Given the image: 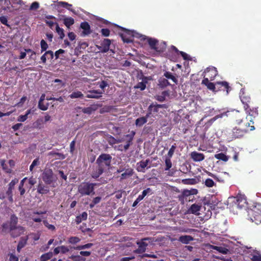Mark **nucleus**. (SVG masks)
<instances>
[{"label":"nucleus","instance_id":"27","mask_svg":"<svg viewBox=\"0 0 261 261\" xmlns=\"http://www.w3.org/2000/svg\"><path fill=\"white\" fill-rule=\"evenodd\" d=\"M87 213L85 212L79 216H77L75 218V222L77 224H80L82 221L85 220L87 218Z\"/></svg>","mask_w":261,"mask_h":261},{"label":"nucleus","instance_id":"29","mask_svg":"<svg viewBox=\"0 0 261 261\" xmlns=\"http://www.w3.org/2000/svg\"><path fill=\"white\" fill-rule=\"evenodd\" d=\"M133 174V170L132 169H128L125 171L121 175V179H124L132 176Z\"/></svg>","mask_w":261,"mask_h":261},{"label":"nucleus","instance_id":"42","mask_svg":"<svg viewBox=\"0 0 261 261\" xmlns=\"http://www.w3.org/2000/svg\"><path fill=\"white\" fill-rule=\"evenodd\" d=\"M175 149H176L175 144L173 145L170 148V149L168 151V154H167V156H166V158H171L172 156H173V154H174Z\"/></svg>","mask_w":261,"mask_h":261},{"label":"nucleus","instance_id":"39","mask_svg":"<svg viewBox=\"0 0 261 261\" xmlns=\"http://www.w3.org/2000/svg\"><path fill=\"white\" fill-rule=\"evenodd\" d=\"M171 158H166L165 159V165H166V168L165 169V170L167 171L170 169V168L172 167V162L171 161Z\"/></svg>","mask_w":261,"mask_h":261},{"label":"nucleus","instance_id":"3","mask_svg":"<svg viewBox=\"0 0 261 261\" xmlns=\"http://www.w3.org/2000/svg\"><path fill=\"white\" fill-rule=\"evenodd\" d=\"M17 217L15 215H12L10 219V230L11 232V235L13 237H17L20 234L24 231L23 227L21 226L16 227L17 223Z\"/></svg>","mask_w":261,"mask_h":261},{"label":"nucleus","instance_id":"40","mask_svg":"<svg viewBox=\"0 0 261 261\" xmlns=\"http://www.w3.org/2000/svg\"><path fill=\"white\" fill-rule=\"evenodd\" d=\"M43 223L48 229L54 231L55 230L56 227L52 224H49L46 220H43Z\"/></svg>","mask_w":261,"mask_h":261},{"label":"nucleus","instance_id":"54","mask_svg":"<svg viewBox=\"0 0 261 261\" xmlns=\"http://www.w3.org/2000/svg\"><path fill=\"white\" fill-rule=\"evenodd\" d=\"M179 53L185 60H191L190 56L189 55H188L187 54H186V53L180 51H179Z\"/></svg>","mask_w":261,"mask_h":261},{"label":"nucleus","instance_id":"7","mask_svg":"<svg viewBox=\"0 0 261 261\" xmlns=\"http://www.w3.org/2000/svg\"><path fill=\"white\" fill-rule=\"evenodd\" d=\"M151 238H145L141 239V241L137 242V244L138 246V248L134 251L136 253L140 254L145 252L146 247L148 246V244L146 242V241H151Z\"/></svg>","mask_w":261,"mask_h":261},{"label":"nucleus","instance_id":"20","mask_svg":"<svg viewBox=\"0 0 261 261\" xmlns=\"http://www.w3.org/2000/svg\"><path fill=\"white\" fill-rule=\"evenodd\" d=\"M102 92L98 90L89 91V94L86 96L87 98H98L101 96Z\"/></svg>","mask_w":261,"mask_h":261},{"label":"nucleus","instance_id":"62","mask_svg":"<svg viewBox=\"0 0 261 261\" xmlns=\"http://www.w3.org/2000/svg\"><path fill=\"white\" fill-rule=\"evenodd\" d=\"M69 251L67 247L65 246H61V252L62 253H66Z\"/></svg>","mask_w":261,"mask_h":261},{"label":"nucleus","instance_id":"60","mask_svg":"<svg viewBox=\"0 0 261 261\" xmlns=\"http://www.w3.org/2000/svg\"><path fill=\"white\" fill-rule=\"evenodd\" d=\"M35 215H34L33 214L32 215L31 218L35 222H40L42 221V219L40 217H36L35 216Z\"/></svg>","mask_w":261,"mask_h":261},{"label":"nucleus","instance_id":"13","mask_svg":"<svg viewBox=\"0 0 261 261\" xmlns=\"http://www.w3.org/2000/svg\"><path fill=\"white\" fill-rule=\"evenodd\" d=\"M150 163L149 160L147 159L145 161H141L137 164V170L139 172L144 173L145 172V168L147 167L149 163Z\"/></svg>","mask_w":261,"mask_h":261},{"label":"nucleus","instance_id":"22","mask_svg":"<svg viewBox=\"0 0 261 261\" xmlns=\"http://www.w3.org/2000/svg\"><path fill=\"white\" fill-rule=\"evenodd\" d=\"M135 133L134 132H132V133L129 134H127L125 136V137L128 138V140L126 142V144L124 146V149L125 150H126L129 148V146L132 143V141L134 138V135Z\"/></svg>","mask_w":261,"mask_h":261},{"label":"nucleus","instance_id":"17","mask_svg":"<svg viewBox=\"0 0 261 261\" xmlns=\"http://www.w3.org/2000/svg\"><path fill=\"white\" fill-rule=\"evenodd\" d=\"M104 170L98 165L93 169L91 175L94 178H97L103 172Z\"/></svg>","mask_w":261,"mask_h":261},{"label":"nucleus","instance_id":"8","mask_svg":"<svg viewBox=\"0 0 261 261\" xmlns=\"http://www.w3.org/2000/svg\"><path fill=\"white\" fill-rule=\"evenodd\" d=\"M249 215L253 217L250 219L252 222H254L256 224L261 223V211L255 210H250L248 212Z\"/></svg>","mask_w":261,"mask_h":261},{"label":"nucleus","instance_id":"24","mask_svg":"<svg viewBox=\"0 0 261 261\" xmlns=\"http://www.w3.org/2000/svg\"><path fill=\"white\" fill-rule=\"evenodd\" d=\"M193 240V238L188 235L181 236L179 237L178 240L183 244H187L189 242Z\"/></svg>","mask_w":261,"mask_h":261},{"label":"nucleus","instance_id":"61","mask_svg":"<svg viewBox=\"0 0 261 261\" xmlns=\"http://www.w3.org/2000/svg\"><path fill=\"white\" fill-rule=\"evenodd\" d=\"M68 36L69 39L71 41L74 40L76 37V36L73 32H69L68 34Z\"/></svg>","mask_w":261,"mask_h":261},{"label":"nucleus","instance_id":"56","mask_svg":"<svg viewBox=\"0 0 261 261\" xmlns=\"http://www.w3.org/2000/svg\"><path fill=\"white\" fill-rule=\"evenodd\" d=\"M38 107L40 110H43V111H45L48 108V107L47 106L44 105L43 103V102H39Z\"/></svg>","mask_w":261,"mask_h":261},{"label":"nucleus","instance_id":"31","mask_svg":"<svg viewBox=\"0 0 261 261\" xmlns=\"http://www.w3.org/2000/svg\"><path fill=\"white\" fill-rule=\"evenodd\" d=\"M164 76L168 79L171 80L175 84H177V80L171 72L166 71L164 73Z\"/></svg>","mask_w":261,"mask_h":261},{"label":"nucleus","instance_id":"52","mask_svg":"<svg viewBox=\"0 0 261 261\" xmlns=\"http://www.w3.org/2000/svg\"><path fill=\"white\" fill-rule=\"evenodd\" d=\"M18 179H15L12 180L8 185V188L9 189H14L15 185L17 183Z\"/></svg>","mask_w":261,"mask_h":261},{"label":"nucleus","instance_id":"49","mask_svg":"<svg viewBox=\"0 0 261 261\" xmlns=\"http://www.w3.org/2000/svg\"><path fill=\"white\" fill-rule=\"evenodd\" d=\"M1 165L2 166L3 169L7 172H10V170L7 169L6 164L5 163V161L4 160H0Z\"/></svg>","mask_w":261,"mask_h":261},{"label":"nucleus","instance_id":"57","mask_svg":"<svg viewBox=\"0 0 261 261\" xmlns=\"http://www.w3.org/2000/svg\"><path fill=\"white\" fill-rule=\"evenodd\" d=\"M0 21L2 23L8 26V24H7V18L6 16H3L0 17Z\"/></svg>","mask_w":261,"mask_h":261},{"label":"nucleus","instance_id":"15","mask_svg":"<svg viewBox=\"0 0 261 261\" xmlns=\"http://www.w3.org/2000/svg\"><path fill=\"white\" fill-rule=\"evenodd\" d=\"M191 157L195 162H200L204 159V155L203 153H199L196 151L192 152Z\"/></svg>","mask_w":261,"mask_h":261},{"label":"nucleus","instance_id":"46","mask_svg":"<svg viewBox=\"0 0 261 261\" xmlns=\"http://www.w3.org/2000/svg\"><path fill=\"white\" fill-rule=\"evenodd\" d=\"M43 121L41 119H38L34 123V126L39 129H41L43 127Z\"/></svg>","mask_w":261,"mask_h":261},{"label":"nucleus","instance_id":"64","mask_svg":"<svg viewBox=\"0 0 261 261\" xmlns=\"http://www.w3.org/2000/svg\"><path fill=\"white\" fill-rule=\"evenodd\" d=\"M10 261H18V258L13 254L10 255L9 257Z\"/></svg>","mask_w":261,"mask_h":261},{"label":"nucleus","instance_id":"30","mask_svg":"<svg viewBox=\"0 0 261 261\" xmlns=\"http://www.w3.org/2000/svg\"><path fill=\"white\" fill-rule=\"evenodd\" d=\"M169 85V83L168 80L164 77H161L159 80V85L162 87L164 88L167 87Z\"/></svg>","mask_w":261,"mask_h":261},{"label":"nucleus","instance_id":"6","mask_svg":"<svg viewBox=\"0 0 261 261\" xmlns=\"http://www.w3.org/2000/svg\"><path fill=\"white\" fill-rule=\"evenodd\" d=\"M42 179L46 184L50 185L56 181L57 177L51 169H46L42 173Z\"/></svg>","mask_w":261,"mask_h":261},{"label":"nucleus","instance_id":"58","mask_svg":"<svg viewBox=\"0 0 261 261\" xmlns=\"http://www.w3.org/2000/svg\"><path fill=\"white\" fill-rule=\"evenodd\" d=\"M39 7V3L38 2H34L32 4L30 9L31 10H36Z\"/></svg>","mask_w":261,"mask_h":261},{"label":"nucleus","instance_id":"21","mask_svg":"<svg viewBox=\"0 0 261 261\" xmlns=\"http://www.w3.org/2000/svg\"><path fill=\"white\" fill-rule=\"evenodd\" d=\"M54 55L52 51L48 50L46 51L41 57V60L42 63H45L47 59H53Z\"/></svg>","mask_w":261,"mask_h":261},{"label":"nucleus","instance_id":"18","mask_svg":"<svg viewBox=\"0 0 261 261\" xmlns=\"http://www.w3.org/2000/svg\"><path fill=\"white\" fill-rule=\"evenodd\" d=\"M150 115L151 113H148L146 114V115L145 117H142L137 119L135 122L136 125L138 126H142L147 122V118L150 117Z\"/></svg>","mask_w":261,"mask_h":261},{"label":"nucleus","instance_id":"25","mask_svg":"<svg viewBox=\"0 0 261 261\" xmlns=\"http://www.w3.org/2000/svg\"><path fill=\"white\" fill-rule=\"evenodd\" d=\"M11 3L9 0H0L1 9L4 10H9Z\"/></svg>","mask_w":261,"mask_h":261},{"label":"nucleus","instance_id":"4","mask_svg":"<svg viewBox=\"0 0 261 261\" xmlns=\"http://www.w3.org/2000/svg\"><path fill=\"white\" fill-rule=\"evenodd\" d=\"M112 157L108 154H102L98 156L96 160L97 165L103 170L108 168L111 165Z\"/></svg>","mask_w":261,"mask_h":261},{"label":"nucleus","instance_id":"53","mask_svg":"<svg viewBox=\"0 0 261 261\" xmlns=\"http://www.w3.org/2000/svg\"><path fill=\"white\" fill-rule=\"evenodd\" d=\"M102 35L105 37L109 36L110 35V31L108 29H102L101 30Z\"/></svg>","mask_w":261,"mask_h":261},{"label":"nucleus","instance_id":"10","mask_svg":"<svg viewBox=\"0 0 261 261\" xmlns=\"http://www.w3.org/2000/svg\"><path fill=\"white\" fill-rule=\"evenodd\" d=\"M249 249V253H250L251 257L250 259L252 261H261V254L259 251L253 249L252 247L248 248Z\"/></svg>","mask_w":261,"mask_h":261},{"label":"nucleus","instance_id":"37","mask_svg":"<svg viewBox=\"0 0 261 261\" xmlns=\"http://www.w3.org/2000/svg\"><path fill=\"white\" fill-rule=\"evenodd\" d=\"M56 30L57 33L60 36V38L62 39L65 36L64 30L60 28L58 24L56 25Z\"/></svg>","mask_w":261,"mask_h":261},{"label":"nucleus","instance_id":"5","mask_svg":"<svg viewBox=\"0 0 261 261\" xmlns=\"http://www.w3.org/2000/svg\"><path fill=\"white\" fill-rule=\"evenodd\" d=\"M229 201L232 203V206L242 208L247 204V201L244 195H239L236 197L229 198Z\"/></svg>","mask_w":261,"mask_h":261},{"label":"nucleus","instance_id":"41","mask_svg":"<svg viewBox=\"0 0 261 261\" xmlns=\"http://www.w3.org/2000/svg\"><path fill=\"white\" fill-rule=\"evenodd\" d=\"M182 182L186 185H194L196 184V180L194 178L192 179H185L182 180Z\"/></svg>","mask_w":261,"mask_h":261},{"label":"nucleus","instance_id":"33","mask_svg":"<svg viewBox=\"0 0 261 261\" xmlns=\"http://www.w3.org/2000/svg\"><path fill=\"white\" fill-rule=\"evenodd\" d=\"M83 96L82 93L79 91H74L69 95L71 98H82Z\"/></svg>","mask_w":261,"mask_h":261},{"label":"nucleus","instance_id":"9","mask_svg":"<svg viewBox=\"0 0 261 261\" xmlns=\"http://www.w3.org/2000/svg\"><path fill=\"white\" fill-rule=\"evenodd\" d=\"M111 41L109 39H105L101 44L100 46H97V47L99 50V51L102 53H106L110 49Z\"/></svg>","mask_w":261,"mask_h":261},{"label":"nucleus","instance_id":"19","mask_svg":"<svg viewBox=\"0 0 261 261\" xmlns=\"http://www.w3.org/2000/svg\"><path fill=\"white\" fill-rule=\"evenodd\" d=\"M246 131H244L242 129L237 128H234L232 130V138H238L241 137H242Z\"/></svg>","mask_w":261,"mask_h":261},{"label":"nucleus","instance_id":"48","mask_svg":"<svg viewBox=\"0 0 261 261\" xmlns=\"http://www.w3.org/2000/svg\"><path fill=\"white\" fill-rule=\"evenodd\" d=\"M39 164V159L37 158V159H35L32 164L31 165V166H30V170L31 171H32L34 168V167L37 165H38Z\"/></svg>","mask_w":261,"mask_h":261},{"label":"nucleus","instance_id":"14","mask_svg":"<svg viewBox=\"0 0 261 261\" xmlns=\"http://www.w3.org/2000/svg\"><path fill=\"white\" fill-rule=\"evenodd\" d=\"M204 72L207 73V76L209 77L211 81L213 80L217 74V71L216 68L213 67L207 68Z\"/></svg>","mask_w":261,"mask_h":261},{"label":"nucleus","instance_id":"43","mask_svg":"<svg viewBox=\"0 0 261 261\" xmlns=\"http://www.w3.org/2000/svg\"><path fill=\"white\" fill-rule=\"evenodd\" d=\"M204 183H205V185L207 187H209V188L212 187L215 185V182H214V181L212 179H210V178H207L205 180Z\"/></svg>","mask_w":261,"mask_h":261},{"label":"nucleus","instance_id":"12","mask_svg":"<svg viewBox=\"0 0 261 261\" xmlns=\"http://www.w3.org/2000/svg\"><path fill=\"white\" fill-rule=\"evenodd\" d=\"M244 89H242L240 91V97L241 100V101L242 103L244 105V109L246 111L247 113H249L250 114V112H249V111L247 110V109L248 108V105L247 104V102H249L250 98L249 97H246L244 96Z\"/></svg>","mask_w":261,"mask_h":261},{"label":"nucleus","instance_id":"34","mask_svg":"<svg viewBox=\"0 0 261 261\" xmlns=\"http://www.w3.org/2000/svg\"><path fill=\"white\" fill-rule=\"evenodd\" d=\"M215 158L217 159L226 162L228 160V158L223 153H219L215 155Z\"/></svg>","mask_w":261,"mask_h":261},{"label":"nucleus","instance_id":"28","mask_svg":"<svg viewBox=\"0 0 261 261\" xmlns=\"http://www.w3.org/2000/svg\"><path fill=\"white\" fill-rule=\"evenodd\" d=\"M64 24L69 28L71 25L74 24V20L72 17H65L63 19Z\"/></svg>","mask_w":261,"mask_h":261},{"label":"nucleus","instance_id":"23","mask_svg":"<svg viewBox=\"0 0 261 261\" xmlns=\"http://www.w3.org/2000/svg\"><path fill=\"white\" fill-rule=\"evenodd\" d=\"M211 248L214 250L218 251V252L223 254H226L229 252V250L227 248L222 246L211 245Z\"/></svg>","mask_w":261,"mask_h":261},{"label":"nucleus","instance_id":"59","mask_svg":"<svg viewBox=\"0 0 261 261\" xmlns=\"http://www.w3.org/2000/svg\"><path fill=\"white\" fill-rule=\"evenodd\" d=\"M65 51L63 49H60L56 51L55 53V56L56 57V59H58L59 57V55L61 54L64 53Z\"/></svg>","mask_w":261,"mask_h":261},{"label":"nucleus","instance_id":"36","mask_svg":"<svg viewBox=\"0 0 261 261\" xmlns=\"http://www.w3.org/2000/svg\"><path fill=\"white\" fill-rule=\"evenodd\" d=\"M146 81H143L141 82L138 83L134 87L136 89H140L141 90H144L146 88Z\"/></svg>","mask_w":261,"mask_h":261},{"label":"nucleus","instance_id":"32","mask_svg":"<svg viewBox=\"0 0 261 261\" xmlns=\"http://www.w3.org/2000/svg\"><path fill=\"white\" fill-rule=\"evenodd\" d=\"M53 256V253L49 252L45 254H42L40 257L41 261H46L51 258Z\"/></svg>","mask_w":261,"mask_h":261},{"label":"nucleus","instance_id":"11","mask_svg":"<svg viewBox=\"0 0 261 261\" xmlns=\"http://www.w3.org/2000/svg\"><path fill=\"white\" fill-rule=\"evenodd\" d=\"M202 205L201 204L198 203H194L190 207L188 210V213L189 214H192L195 215H199V212L200 211Z\"/></svg>","mask_w":261,"mask_h":261},{"label":"nucleus","instance_id":"50","mask_svg":"<svg viewBox=\"0 0 261 261\" xmlns=\"http://www.w3.org/2000/svg\"><path fill=\"white\" fill-rule=\"evenodd\" d=\"M151 191V189L148 188L146 189V190H143V192H142V194L139 195V196H141V197L142 199H143L147 195V194L148 193H150Z\"/></svg>","mask_w":261,"mask_h":261},{"label":"nucleus","instance_id":"26","mask_svg":"<svg viewBox=\"0 0 261 261\" xmlns=\"http://www.w3.org/2000/svg\"><path fill=\"white\" fill-rule=\"evenodd\" d=\"M32 112L31 109L27 110L24 115H21L18 117L17 119V121L21 122H24L28 118L29 115Z\"/></svg>","mask_w":261,"mask_h":261},{"label":"nucleus","instance_id":"45","mask_svg":"<svg viewBox=\"0 0 261 261\" xmlns=\"http://www.w3.org/2000/svg\"><path fill=\"white\" fill-rule=\"evenodd\" d=\"M148 109L149 111H150L149 113H151V112L155 113L158 112L159 109L156 107V106L155 104L152 103L149 106Z\"/></svg>","mask_w":261,"mask_h":261},{"label":"nucleus","instance_id":"16","mask_svg":"<svg viewBox=\"0 0 261 261\" xmlns=\"http://www.w3.org/2000/svg\"><path fill=\"white\" fill-rule=\"evenodd\" d=\"M81 28L83 30L82 32L83 36H87L91 33L90 27L87 22H83L81 23Z\"/></svg>","mask_w":261,"mask_h":261},{"label":"nucleus","instance_id":"2","mask_svg":"<svg viewBox=\"0 0 261 261\" xmlns=\"http://www.w3.org/2000/svg\"><path fill=\"white\" fill-rule=\"evenodd\" d=\"M96 185L95 183L85 182L82 183L78 187V192L82 195H90L91 194H94V187Z\"/></svg>","mask_w":261,"mask_h":261},{"label":"nucleus","instance_id":"44","mask_svg":"<svg viewBox=\"0 0 261 261\" xmlns=\"http://www.w3.org/2000/svg\"><path fill=\"white\" fill-rule=\"evenodd\" d=\"M80 241V239L76 237H71L68 240L69 243L73 244H76Z\"/></svg>","mask_w":261,"mask_h":261},{"label":"nucleus","instance_id":"51","mask_svg":"<svg viewBox=\"0 0 261 261\" xmlns=\"http://www.w3.org/2000/svg\"><path fill=\"white\" fill-rule=\"evenodd\" d=\"M236 117L237 118L236 122L238 124H240L242 122H243V119H241L240 114L238 111H236Z\"/></svg>","mask_w":261,"mask_h":261},{"label":"nucleus","instance_id":"1","mask_svg":"<svg viewBox=\"0 0 261 261\" xmlns=\"http://www.w3.org/2000/svg\"><path fill=\"white\" fill-rule=\"evenodd\" d=\"M123 29L125 30V33L121 34L120 36L124 42L129 43L133 42V38L134 37L139 38L141 40L147 39V41L151 48L156 51H159L156 47L158 41L156 39L147 38L145 36L140 34L134 31H129L124 29Z\"/></svg>","mask_w":261,"mask_h":261},{"label":"nucleus","instance_id":"35","mask_svg":"<svg viewBox=\"0 0 261 261\" xmlns=\"http://www.w3.org/2000/svg\"><path fill=\"white\" fill-rule=\"evenodd\" d=\"M37 192L42 194H46L49 192V190L44 186L39 185L37 188Z\"/></svg>","mask_w":261,"mask_h":261},{"label":"nucleus","instance_id":"55","mask_svg":"<svg viewBox=\"0 0 261 261\" xmlns=\"http://www.w3.org/2000/svg\"><path fill=\"white\" fill-rule=\"evenodd\" d=\"M25 244V241H20L19 242L18 246H17V251L18 252L20 251V250L24 246Z\"/></svg>","mask_w":261,"mask_h":261},{"label":"nucleus","instance_id":"38","mask_svg":"<svg viewBox=\"0 0 261 261\" xmlns=\"http://www.w3.org/2000/svg\"><path fill=\"white\" fill-rule=\"evenodd\" d=\"M13 190V189H9L8 188V190L6 192V196H7V197L8 198V200L11 202H13V194H12Z\"/></svg>","mask_w":261,"mask_h":261},{"label":"nucleus","instance_id":"47","mask_svg":"<svg viewBox=\"0 0 261 261\" xmlns=\"http://www.w3.org/2000/svg\"><path fill=\"white\" fill-rule=\"evenodd\" d=\"M40 45L41 48V53L46 50L48 48V44L44 40H42L41 41Z\"/></svg>","mask_w":261,"mask_h":261},{"label":"nucleus","instance_id":"63","mask_svg":"<svg viewBox=\"0 0 261 261\" xmlns=\"http://www.w3.org/2000/svg\"><path fill=\"white\" fill-rule=\"evenodd\" d=\"M143 199L141 197V196H140L139 195L138 196V197H137V198L135 200V201L134 202L133 204V206H136L138 204V203L141 201Z\"/></svg>","mask_w":261,"mask_h":261}]
</instances>
